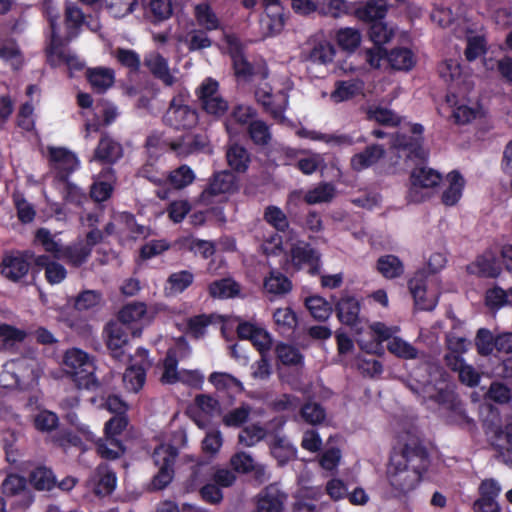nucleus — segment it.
Listing matches in <instances>:
<instances>
[{
	"label": "nucleus",
	"instance_id": "64",
	"mask_svg": "<svg viewBox=\"0 0 512 512\" xmlns=\"http://www.w3.org/2000/svg\"><path fill=\"white\" fill-rule=\"evenodd\" d=\"M137 176L144 178L151 182L152 184L159 187H163L167 184V175L164 172L160 171L157 168V166L152 162H146L145 164H143L139 168Z\"/></svg>",
	"mask_w": 512,
	"mask_h": 512
},
{
	"label": "nucleus",
	"instance_id": "56",
	"mask_svg": "<svg viewBox=\"0 0 512 512\" xmlns=\"http://www.w3.org/2000/svg\"><path fill=\"white\" fill-rule=\"evenodd\" d=\"M35 243L41 245L45 252L50 253L55 259H58L62 251L59 242L46 228H39L35 233Z\"/></svg>",
	"mask_w": 512,
	"mask_h": 512
},
{
	"label": "nucleus",
	"instance_id": "14",
	"mask_svg": "<svg viewBox=\"0 0 512 512\" xmlns=\"http://www.w3.org/2000/svg\"><path fill=\"white\" fill-rule=\"evenodd\" d=\"M501 493L500 484L493 478L484 479L478 487L479 497L472 505L473 512H501L497 498Z\"/></svg>",
	"mask_w": 512,
	"mask_h": 512
},
{
	"label": "nucleus",
	"instance_id": "61",
	"mask_svg": "<svg viewBox=\"0 0 512 512\" xmlns=\"http://www.w3.org/2000/svg\"><path fill=\"white\" fill-rule=\"evenodd\" d=\"M368 34L375 45L381 46L392 39L394 32L382 20H377L370 24Z\"/></svg>",
	"mask_w": 512,
	"mask_h": 512
},
{
	"label": "nucleus",
	"instance_id": "59",
	"mask_svg": "<svg viewBox=\"0 0 512 512\" xmlns=\"http://www.w3.org/2000/svg\"><path fill=\"white\" fill-rule=\"evenodd\" d=\"M102 293L97 290H84L80 292L73 301V306L78 311L92 309L100 304Z\"/></svg>",
	"mask_w": 512,
	"mask_h": 512
},
{
	"label": "nucleus",
	"instance_id": "23",
	"mask_svg": "<svg viewBox=\"0 0 512 512\" xmlns=\"http://www.w3.org/2000/svg\"><path fill=\"white\" fill-rule=\"evenodd\" d=\"M386 13V5L381 3L380 0H368L361 5L353 3L351 11V15H354L358 20L370 24L377 20H383Z\"/></svg>",
	"mask_w": 512,
	"mask_h": 512
},
{
	"label": "nucleus",
	"instance_id": "3",
	"mask_svg": "<svg viewBox=\"0 0 512 512\" xmlns=\"http://www.w3.org/2000/svg\"><path fill=\"white\" fill-rule=\"evenodd\" d=\"M127 415H114L104 425V437L96 442L97 453L104 459L116 460L120 458L125 447L119 436L128 426Z\"/></svg>",
	"mask_w": 512,
	"mask_h": 512
},
{
	"label": "nucleus",
	"instance_id": "55",
	"mask_svg": "<svg viewBox=\"0 0 512 512\" xmlns=\"http://www.w3.org/2000/svg\"><path fill=\"white\" fill-rule=\"evenodd\" d=\"M27 333L13 325L0 323V349L23 342Z\"/></svg>",
	"mask_w": 512,
	"mask_h": 512
},
{
	"label": "nucleus",
	"instance_id": "42",
	"mask_svg": "<svg viewBox=\"0 0 512 512\" xmlns=\"http://www.w3.org/2000/svg\"><path fill=\"white\" fill-rule=\"evenodd\" d=\"M145 65L155 78L161 80L166 86H172L175 82L168 67L167 60L160 54L151 59H145Z\"/></svg>",
	"mask_w": 512,
	"mask_h": 512
},
{
	"label": "nucleus",
	"instance_id": "30",
	"mask_svg": "<svg viewBox=\"0 0 512 512\" xmlns=\"http://www.w3.org/2000/svg\"><path fill=\"white\" fill-rule=\"evenodd\" d=\"M226 159L234 172L245 173L249 168L251 155L244 146L235 143L227 149Z\"/></svg>",
	"mask_w": 512,
	"mask_h": 512
},
{
	"label": "nucleus",
	"instance_id": "39",
	"mask_svg": "<svg viewBox=\"0 0 512 512\" xmlns=\"http://www.w3.org/2000/svg\"><path fill=\"white\" fill-rule=\"evenodd\" d=\"M273 320L281 334L294 332L298 325L297 315L290 307L277 308L273 313Z\"/></svg>",
	"mask_w": 512,
	"mask_h": 512
},
{
	"label": "nucleus",
	"instance_id": "43",
	"mask_svg": "<svg viewBox=\"0 0 512 512\" xmlns=\"http://www.w3.org/2000/svg\"><path fill=\"white\" fill-rule=\"evenodd\" d=\"M410 180L413 187L432 188L440 183L441 175L433 169L422 167L412 171Z\"/></svg>",
	"mask_w": 512,
	"mask_h": 512
},
{
	"label": "nucleus",
	"instance_id": "5",
	"mask_svg": "<svg viewBox=\"0 0 512 512\" xmlns=\"http://www.w3.org/2000/svg\"><path fill=\"white\" fill-rule=\"evenodd\" d=\"M34 253L30 250H8L0 261V274L9 282L24 283L31 268Z\"/></svg>",
	"mask_w": 512,
	"mask_h": 512
},
{
	"label": "nucleus",
	"instance_id": "29",
	"mask_svg": "<svg viewBox=\"0 0 512 512\" xmlns=\"http://www.w3.org/2000/svg\"><path fill=\"white\" fill-rule=\"evenodd\" d=\"M86 78L93 91L99 94L104 93L115 81L114 71L103 67L89 68Z\"/></svg>",
	"mask_w": 512,
	"mask_h": 512
},
{
	"label": "nucleus",
	"instance_id": "52",
	"mask_svg": "<svg viewBox=\"0 0 512 512\" xmlns=\"http://www.w3.org/2000/svg\"><path fill=\"white\" fill-rule=\"evenodd\" d=\"M263 219L278 232L285 233L290 226L286 214L275 205H269L265 208Z\"/></svg>",
	"mask_w": 512,
	"mask_h": 512
},
{
	"label": "nucleus",
	"instance_id": "36",
	"mask_svg": "<svg viewBox=\"0 0 512 512\" xmlns=\"http://www.w3.org/2000/svg\"><path fill=\"white\" fill-rule=\"evenodd\" d=\"M275 355L277 360L284 366L302 367L304 365V355L297 347L291 344L278 343L275 347Z\"/></svg>",
	"mask_w": 512,
	"mask_h": 512
},
{
	"label": "nucleus",
	"instance_id": "33",
	"mask_svg": "<svg viewBox=\"0 0 512 512\" xmlns=\"http://www.w3.org/2000/svg\"><path fill=\"white\" fill-rule=\"evenodd\" d=\"M147 319V305L144 302H130L118 312L117 321L128 326L131 323L142 322Z\"/></svg>",
	"mask_w": 512,
	"mask_h": 512
},
{
	"label": "nucleus",
	"instance_id": "54",
	"mask_svg": "<svg viewBox=\"0 0 512 512\" xmlns=\"http://www.w3.org/2000/svg\"><path fill=\"white\" fill-rule=\"evenodd\" d=\"M144 0H106V9L114 18H123L133 13Z\"/></svg>",
	"mask_w": 512,
	"mask_h": 512
},
{
	"label": "nucleus",
	"instance_id": "27",
	"mask_svg": "<svg viewBox=\"0 0 512 512\" xmlns=\"http://www.w3.org/2000/svg\"><path fill=\"white\" fill-rule=\"evenodd\" d=\"M449 186L443 191L441 200L446 206H454L461 199L465 187V179L458 170H452L447 175Z\"/></svg>",
	"mask_w": 512,
	"mask_h": 512
},
{
	"label": "nucleus",
	"instance_id": "15",
	"mask_svg": "<svg viewBox=\"0 0 512 512\" xmlns=\"http://www.w3.org/2000/svg\"><path fill=\"white\" fill-rule=\"evenodd\" d=\"M49 160L54 163L57 181H67L78 165V159L74 153L62 147H50Z\"/></svg>",
	"mask_w": 512,
	"mask_h": 512
},
{
	"label": "nucleus",
	"instance_id": "6",
	"mask_svg": "<svg viewBox=\"0 0 512 512\" xmlns=\"http://www.w3.org/2000/svg\"><path fill=\"white\" fill-rule=\"evenodd\" d=\"M162 121L175 130H191L198 124L199 117L196 109L186 104L184 97L178 94L170 101Z\"/></svg>",
	"mask_w": 512,
	"mask_h": 512
},
{
	"label": "nucleus",
	"instance_id": "16",
	"mask_svg": "<svg viewBox=\"0 0 512 512\" xmlns=\"http://www.w3.org/2000/svg\"><path fill=\"white\" fill-rule=\"evenodd\" d=\"M123 156L122 145L104 133L101 135L98 145L95 148L93 159L101 164L113 165Z\"/></svg>",
	"mask_w": 512,
	"mask_h": 512
},
{
	"label": "nucleus",
	"instance_id": "8",
	"mask_svg": "<svg viewBox=\"0 0 512 512\" xmlns=\"http://www.w3.org/2000/svg\"><path fill=\"white\" fill-rule=\"evenodd\" d=\"M103 336L110 356L117 361H123L129 347V327L118 321H110L103 329Z\"/></svg>",
	"mask_w": 512,
	"mask_h": 512
},
{
	"label": "nucleus",
	"instance_id": "63",
	"mask_svg": "<svg viewBox=\"0 0 512 512\" xmlns=\"http://www.w3.org/2000/svg\"><path fill=\"white\" fill-rule=\"evenodd\" d=\"M255 97L257 102L260 103L264 110L268 112L274 119H278L283 116L285 108L273 103V95L271 89H257L255 92Z\"/></svg>",
	"mask_w": 512,
	"mask_h": 512
},
{
	"label": "nucleus",
	"instance_id": "37",
	"mask_svg": "<svg viewBox=\"0 0 512 512\" xmlns=\"http://www.w3.org/2000/svg\"><path fill=\"white\" fill-rule=\"evenodd\" d=\"M30 484L38 491H51L56 486L53 471L46 466H37L29 474Z\"/></svg>",
	"mask_w": 512,
	"mask_h": 512
},
{
	"label": "nucleus",
	"instance_id": "24",
	"mask_svg": "<svg viewBox=\"0 0 512 512\" xmlns=\"http://www.w3.org/2000/svg\"><path fill=\"white\" fill-rule=\"evenodd\" d=\"M264 290L272 295L283 296L292 291L290 278L276 268H271L263 281Z\"/></svg>",
	"mask_w": 512,
	"mask_h": 512
},
{
	"label": "nucleus",
	"instance_id": "32",
	"mask_svg": "<svg viewBox=\"0 0 512 512\" xmlns=\"http://www.w3.org/2000/svg\"><path fill=\"white\" fill-rule=\"evenodd\" d=\"M385 56L394 70L409 71L415 65V58L413 52L404 47H396L389 52L385 51Z\"/></svg>",
	"mask_w": 512,
	"mask_h": 512
},
{
	"label": "nucleus",
	"instance_id": "38",
	"mask_svg": "<svg viewBox=\"0 0 512 512\" xmlns=\"http://www.w3.org/2000/svg\"><path fill=\"white\" fill-rule=\"evenodd\" d=\"M209 295L213 298L227 299L237 296L239 284L231 278H222L211 282L208 286Z\"/></svg>",
	"mask_w": 512,
	"mask_h": 512
},
{
	"label": "nucleus",
	"instance_id": "17",
	"mask_svg": "<svg viewBox=\"0 0 512 512\" xmlns=\"http://www.w3.org/2000/svg\"><path fill=\"white\" fill-rule=\"evenodd\" d=\"M408 288L417 309L431 311L436 307L437 300L426 296L427 277L423 272L415 273L408 281Z\"/></svg>",
	"mask_w": 512,
	"mask_h": 512
},
{
	"label": "nucleus",
	"instance_id": "31",
	"mask_svg": "<svg viewBox=\"0 0 512 512\" xmlns=\"http://www.w3.org/2000/svg\"><path fill=\"white\" fill-rule=\"evenodd\" d=\"M208 380L217 390L226 391L230 395H238L244 392L243 383L229 373L213 372L209 375Z\"/></svg>",
	"mask_w": 512,
	"mask_h": 512
},
{
	"label": "nucleus",
	"instance_id": "57",
	"mask_svg": "<svg viewBox=\"0 0 512 512\" xmlns=\"http://www.w3.org/2000/svg\"><path fill=\"white\" fill-rule=\"evenodd\" d=\"M335 57V49L333 45L327 41L318 42L310 50L308 59L313 63L328 64Z\"/></svg>",
	"mask_w": 512,
	"mask_h": 512
},
{
	"label": "nucleus",
	"instance_id": "2",
	"mask_svg": "<svg viewBox=\"0 0 512 512\" xmlns=\"http://www.w3.org/2000/svg\"><path fill=\"white\" fill-rule=\"evenodd\" d=\"M66 374L77 390H96L100 384L95 376V365L88 353L79 349H68L63 358Z\"/></svg>",
	"mask_w": 512,
	"mask_h": 512
},
{
	"label": "nucleus",
	"instance_id": "10",
	"mask_svg": "<svg viewBox=\"0 0 512 512\" xmlns=\"http://www.w3.org/2000/svg\"><path fill=\"white\" fill-rule=\"evenodd\" d=\"M413 135L397 133L393 139V147L399 151L407 152V157L424 161L428 154L424 149V127L420 123H414L410 129Z\"/></svg>",
	"mask_w": 512,
	"mask_h": 512
},
{
	"label": "nucleus",
	"instance_id": "9",
	"mask_svg": "<svg viewBox=\"0 0 512 512\" xmlns=\"http://www.w3.org/2000/svg\"><path fill=\"white\" fill-rule=\"evenodd\" d=\"M238 188L237 177L228 170L215 172L201 192L200 202L206 205L214 202V197L231 194Z\"/></svg>",
	"mask_w": 512,
	"mask_h": 512
},
{
	"label": "nucleus",
	"instance_id": "26",
	"mask_svg": "<svg viewBox=\"0 0 512 512\" xmlns=\"http://www.w3.org/2000/svg\"><path fill=\"white\" fill-rule=\"evenodd\" d=\"M385 155V149L379 144L367 146L362 152L351 158V167L355 171H362L377 163Z\"/></svg>",
	"mask_w": 512,
	"mask_h": 512
},
{
	"label": "nucleus",
	"instance_id": "62",
	"mask_svg": "<svg viewBox=\"0 0 512 512\" xmlns=\"http://www.w3.org/2000/svg\"><path fill=\"white\" fill-rule=\"evenodd\" d=\"M388 351L397 357L407 360L415 359L418 356V350L399 337H394L389 341Z\"/></svg>",
	"mask_w": 512,
	"mask_h": 512
},
{
	"label": "nucleus",
	"instance_id": "58",
	"mask_svg": "<svg viewBox=\"0 0 512 512\" xmlns=\"http://www.w3.org/2000/svg\"><path fill=\"white\" fill-rule=\"evenodd\" d=\"M440 78L447 84L457 82L462 75L461 64L456 59H446L438 65Z\"/></svg>",
	"mask_w": 512,
	"mask_h": 512
},
{
	"label": "nucleus",
	"instance_id": "53",
	"mask_svg": "<svg viewBox=\"0 0 512 512\" xmlns=\"http://www.w3.org/2000/svg\"><path fill=\"white\" fill-rule=\"evenodd\" d=\"M172 12V3L170 0H150L146 10L147 16L153 23H159L169 19Z\"/></svg>",
	"mask_w": 512,
	"mask_h": 512
},
{
	"label": "nucleus",
	"instance_id": "7",
	"mask_svg": "<svg viewBox=\"0 0 512 512\" xmlns=\"http://www.w3.org/2000/svg\"><path fill=\"white\" fill-rule=\"evenodd\" d=\"M219 83L211 78H206L196 90V95L205 113L220 119L226 115L229 109L228 101L219 93Z\"/></svg>",
	"mask_w": 512,
	"mask_h": 512
},
{
	"label": "nucleus",
	"instance_id": "35",
	"mask_svg": "<svg viewBox=\"0 0 512 512\" xmlns=\"http://www.w3.org/2000/svg\"><path fill=\"white\" fill-rule=\"evenodd\" d=\"M353 3L346 0H323L319 2L318 14L323 17L338 19L351 15Z\"/></svg>",
	"mask_w": 512,
	"mask_h": 512
},
{
	"label": "nucleus",
	"instance_id": "34",
	"mask_svg": "<svg viewBox=\"0 0 512 512\" xmlns=\"http://www.w3.org/2000/svg\"><path fill=\"white\" fill-rule=\"evenodd\" d=\"M195 276L189 270L171 273L165 284V291L169 295H178L187 290L194 282Z\"/></svg>",
	"mask_w": 512,
	"mask_h": 512
},
{
	"label": "nucleus",
	"instance_id": "45",
	"mask_svg": "<svg viewBox=\"0 0 512 512\" xmlns=\"http://www.w3.org/2000/svg\"><path fill=\"white\" fill-rule=\"evenodd\" d=\"M194 14L198 25L205 30L213 31L220 27V20L208 3L197 4Z\"/></svg>",
	"mask_w": 512,
	"mask_h": 512
},
{
	"label": "nucleus",
	"instance_id": "21",
	"mask_svg": "<svg viewBox=\"0 0 512 512\" xmlns=\"http://www.w3.org/2000/svg\"><path fill=\"white\" fill-rule=\"evenodd\" d=\"M286 495L276 486H266L257 497V512H282Z\"/></svg>",
	"mask_w": 512,
	"mask_h": 512
},
{
	"label": "nucleus",
	"instance_id": "51",
	"mask_svg": "<svg viewBox=\"0 0 512 512\" xmlns=\"http://www.w3.org/2000/svg\"><path fill=\"white\" fill-rule=\"evenodd\" d=\"M335 196V187L331 183H320L313 189L306 192L304 201L309 205L331 201Z\"/></svg>",
	"mask_w": 512,
	"mask_h": 512
},
{
	"label": "nucleus",
	"instance_id": "48",
	"mask_svg": "<svg viewBox=\"0 0 512 512\" xmlns=\"http://www.w3.org/2000/svg\"><path fill=\"white\" fill-rule=\"evenodd\" d=\"M335 39L343 51L354 52L360 46L361 34L356 28L345 27L336 32Z\"/></svg>",
	"mask_w": 512,
	"mask_h": 512
},
{
	"label": "nucleus",
	"instance_id": "60",
	"mask_svg": "<svg viewBox=\"0 0 512 512\" xmlns=\"http://www.w3.org/2000/svg\"><path fill=\"white\" fill-rule=\"evenodd\" d=\"M300 415L306 423L317 425L325 420L326 411L319 403L307 402L301 407Z\"/></svg>",
	"mask_w": 512,
	"mask_h": 512
},
{
	"label": "nucleus",
	"instance_id": "20",
	"mask_svg": "<svg viewBox=\"0 0 512 512\" xmlns=\"http://www.w3.org/2000/svg\"><path fill=\"white\" fill-rule=\"evenodd\" d=\"M467 270L469 273L482 278H497L501 273L498 260L490 251L478 255L475 261L467 267Z\"/></svg>",
	"mask_w": 512,
	"mask_h": 512
},
{
	"label": "nucleus",
	"instance_id": "28",
	"mask_svg": "<svg viewBox=\"0 0 512 512\" xmlns=\"http://www.w3.org/2000/svg\"><path fill=\"white\" fill-rule=\"evenodd\" d=\"M484 429L486 435L491 437L494 445L512 451V415L507 418L504 427L485 424Z\"/></svg>",
	"mask_w": 512,
	"mask_h": 512
},
{
	"label": "nucleus",
	"instance_id": "50",
	"mask_svg": "<svg viewBox=\"0 0 512 512\" xmlns=\"http://www.w3.org/2000/svg\"><path fill=\"white\" fill-rule=\"evenodd\" d=\"M446 422L450 425H456L461 428L473 430L476 428V424L472 418H470L464 408L463 403L459 400L455 405L447 410Z\"/></svg>",
	"mask_w": 512,
	"mask_h": 512
},
{
	"label": "nucleus",
	"instance_id": "11",
	"mask_svg": "<svg viewBox=\"0 0 512 512\" xmlns=\"http://www.w3.org/2000/svg\"><path fill=\"white\" fill-rule=\"evenodd\" d=\"M334 312L339 322L345 326L354 328L361 323V301L348 291H342L340 296L332 297Z\"/></svg>",
	"mask_w": 512,
	"mask_h": 512
},
{
	"label": "nucleus",
	"instance_id": "12",
	"mask_svg": "<svg viewBox=\"0 0 512 512\" xmlns=\"http://www.w3.org/2000/svg\"><path fill=\"white\" fill-rule=\"evenodd\" d=\"M224 41L227 44L235 76L243 79L251 78L255 73L254 66L245 56V46L241 39L236 34L230 33L224 35Z\"/></svg>",
	"mask_w": 512,
	"mask_h": 512
},
{
	"label": "nucleus",
	"instance_id": "46",
	"mask_svg": "<svg viewBox=\"0 0 512 512\" xmlns=\"http://www.w3.org/2000/svg\"><path fill=\"white\" fill-rule=\"evenodd\" d=\"M98 480L94 489L97 495H110L116 487L117 477L113 470L106 465L97 468Z\"/></svg>",
	"mask_w": 512,
	"mask_h": 512
},
{
	"label": "nucleus",
	"instance_id": "47",
	"mask_svg": "<svg viewBox=\"0 0 512 512\" xmlns=\"http://www.w3.org/2000/svg\"><path fill=\"white\" fill-rule=\"evenodd\" d=\"M60 255L58 259L65 260L73 267H80L88 260L91 249L84 245L67 246L62 248Z\"/></svg>",
	"mask_w": 512,
	"mask_h": 512
},
{
	"label": "nucleus",
	"instance_id": "40",
	"mask_svg": "<svg viewBox=\"0 0 512 512\" xmlns=\"http://www.w3.org/2000/svg\"><path fill=\"white\" fill-rule=\"evenodd\" d=\"M247 135L251 142L258 147H265L272 140V133L268 124L260 119H256L246 128Z\"/></svg>",
	"mask_w": 512,
	"mask_h": 512
},
{
	"label": "nucleus",
	"instance_id": "49",
	"mask_svg": "<svg viewBox=\"0 0 512 512\" xmlns=\"http://www.w3.org/2000/svg\"><path fill=\"white\" fill-rule=\"evenodd\" d=\"M167 184L176 190L183 189L195 180L194 171L186 164L172 170L166 177Z\"/></svg>",
	"mask_w": 512,
	"mask_h": 512
},
{
	"label": "nucleus",
	"instance_id": "41",
	"mask_svg": "<svg viewBox=\"0 0 512 512\" xmlns=\"http://www.w3.org/2000/svg\"><path fill=\"white\" fill-rule=\"evenodd\" d=\"M305 307L317 321H326L334 310L330 302L318 295L307 297Z\"/></svg>",
	"mask_w": 512,
	"mask_h": 512
},
{
	"label": "nucleus",
	"instance_id": "13",
	"mask_svg": "<svg viewBox=\"0 0 512 512\" xmlns=\"http://www.w3.org/2000/svg\"><path fill=\"white\" fill-rule=\"evenodd\" d=\"M290 262L295 271L308 266V273L316 276L321 269V255L309 243H298L292 245L290 249Z\"/></svg>",
	"mask_w": 512,
	"mask_h": 512
},
{
	"label": "nucleus",
	"instance_id": "25",
	"mask_svg": "<svg viewBox=\"0 0 512 512\" xmlns=\"http://www.w3.org/2000/svg\"><path fill=\"white\" fill-rule=\"evenodd\" d=\"M375 270L385 279L400 278L405 271L402 260L394 254L380 256L375 263Z\"/></svg>",
	"mask_w": 512,
	"mask_h": 512
},
{
	"label": "nucleus",
	"instance_id": "22",
	"mask_svg": "<svg viewBox=\"0 0 512 512\" xmlns=\"http://www.w3.org/2000/svg\"><path fill=\"white\" fill-rule=\"evenodd\" d=\"M364 87L365 83L360 78L337 80L334 84V90L331 92V99L335 103L351 100L363 94Z\"/></svg>",
	"mask_w": 512,
	"mask_h": 512
},
{
	"label": "nucleus",
	"instance_id": "18",
	"mask_svg": "<svg viewBox=\"0 0 512 512\" xmlns=\"http://www.w3.org/2000/svg\"><path fill=\"white\" fill-rule=\"evenodd\" d=\"M51 37L49 45L46 48L47 63L55 68L60 66L62 63H70L75 60V55L67 53L64 50L63 39L59 36L56 25L51 21Z\"/></svg>",
	"mask_w": 512,
	"mask_h": 512
},
{
	"label": "nucleus",
	"instance_id": "19",
	"mask_svg": "<svg viewBox=\"0 0 512 512\" xmlns=\"http://www.w3.org/2000/svg\"><path fill=\"white\" fill-rule=\"evenodd\" d=\"M166 145L177 156L187 157L201 151L205 146V142L200 134H184L166 142Z\"/></svg>",
	"mask_w": 512,
	"mask_h": 512
},
{
	"label": "nucleus",
	"instance_id": "1",
	"mask_svg": "<svg viewBox=\"0 0 512 512\" xmlns=\"http://www.w3.org/2000/svg\"><path fill=\"white\" fill-rule=\"evenodd\" d=\"M429 466V453L420 442L405 443L400 451L394 450L386 470L393 496L401 499L414 491L421 483Z\"/></svg>",
	"mask_w": 512,
	"mask_h": 512
},
{
	"label": "nucleus",
	"instance_id": "4",
	"mask_svg": "<svg viewBox=\"0 0 512 512\" xmlns=\"http://www.w3.org/2000/svg\"><path fill=\"white\" fill-rule=\"evenodd\" d=\"M178 456V448L170 444H161L154 449L152 459L159 470L151 480V490H163L172 482L175 476L174 466Z\"/></svg>",
	"mask_w": 512,
	"mask_h": 512
},
{
	"label": "nucleus",
	"instance_id": "44",
	"mask_svg": "<svg viewBox=\"0 0 512 512\" xmlns=\"http://www.w3.org/2000/svg\"><path fill=\"white\" fill-rule=\"evenodd\" d=\"M178 353L175 348H169L163 360V374L161 382L165 384H175L179 382L180 372H178Z\"/></svg>",
	"mask_w": 512,
	"mask_h": 512
}]
</instances>
